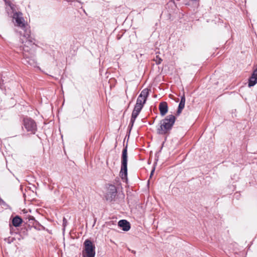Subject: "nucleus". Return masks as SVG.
Segmentation results:
<instances>
[{"label": "nucleus", "instance_id": "nucleus-1", "mask_svg": "<svg viewBox=\"0 0 257 257\" xmlns=\"http://www.w3.org/2000/svg\"><path fill=\"white\" fill-rule=\"evenodd\" d=\"M26 34L24 35L28 39L23 47V63L26 65H30L35 66L36 65V61L34 58V52L32 49L33 47L34 43L30 38V31H26Z\"/></svg>", "mask_w": 257, "mask_h": 257}, {"label": "nucleus", "instance_id": "nucleus-2", "mask_svg": "<svg viewBox=\"0 0 257 257\" xmlns=\"http://www.w3.org/2000/svg\"><path fill=\"white\" fill-rule=\"evenodd\" d=\"M176 120V117L172 114L167 115L160 121L157 127V134L160 135H166L170 134Z\"/></svg>", "mask_w": 257, "mask_h": 257}, {"label": "nucleus", "instance_id": "nucleus-3", "mask_svg": "<svg viewBox=\"0 0 257 257\" xmlns=\"http://www.w3.org/2000/svg\"><path fill=\"white\" fill-rule=\"evenodd\" d=\"M127 146L123 149L121 156V166L120 174L122 179H127Z\"/></svg>", "mask_w": 257, "mask_h": 257}, {"label": "nucleus", "instance_id": "nucleus-4", "mask_svg": "<svg viewBox=\"0 0 257 257\" xmlns=\"http://www.w3.org/2000/svg\"><path fill=\"white\" fill-rule=\"evenodd\" d=\"M95 245L90 240H85L84 242V250L82 252L83 256L94 257L95 255Z\"/></svg>", "mask_w": 257, "mask_h": 257}, {"label": "nucleus", "instance_id": "nucleus-5", "mask_svg": "<svg viewBox=\"0 0 257 257\" xmlns=\"http://www.w3.org/2000/svg\"><path fill=\"white\" fill-rule=\"evenodd\" d=\"M149 94V92L148 88L143 89L139 95L135 106L142 109L147 101Z\"/></svg>", "mask_w": 257, "mask_h": 257}, {"label": "nucleus", "instance_id": "nucleus-6", "mask_svg": "<svg viewBox=\"0 0 257 257\" xmlns=\"http://www.w3.org/2000/svg\"><path fill=\"white\" fill-rule=\"evenodd\" d=\"M23 124L27 132L35 134L37 131V125L35 121L31 118H24Z\"/></svg>", "mask_w": 257, "mask_h": 257}, {"label": "nucleus", "instance_id": "nucleus-7", "mask_svg": "<svg viewBox=\"0 0 257 257\" xmlns=\"http://www.w3.org/2000/svg\"><path fill=\"white\" fill-rule=\"evenodd\" d=\"M117 191L116 187L114 185L109 184L107 187V191L105 195L106 200L110 202L114 201Z\"/></svg>", "mask_w": 257, "mask_h": 257}, {"label": "nucleus", "instance_id": "nucleus-8", "mask_svg": "<svg viewBox=\"0 0 257 257\" xmlns=\"http://www.w3.org/2000/svg\"><path fill=\"white\" fill-rule=\"evenodd\" d=\"M13 12V18L15 20L16 25L24 29L26 28V24L24 19L22 17V13L21 12H14V11Z\"/></svg>", "mask_w": 257, "mask_h": 257}, {"label": "nucleus", "instance_id": "nucleus-9", "mask_svg": "<svg viewBox=\"0 0 257 257\" xmlns=\"http://www.w3.org/2000/svg\"><path fill=\"white\" fill-rule=\"evenodd\" d=\"M118 225L123 231H127L130 230L131 225L129 222L126 220H120L118 223Z\"/></svg>", "mask_w": 257, "mask_h": 257}, {"label": "nucleus", "instance_id": "nucleus-10", "mask_svg": "<svg viewBox=\"0 0 257 257\" xmlns=\"http://www.w3.org/2000/svg\"><path fill=\"white\" fill-rule=\"evenodd\" d=\"M160 114L162 116H164L168 112V107L166 102H162L160 103L159 106Z\"/></svg>", "mask_w": 257, "mask_h": 257}, {"label": "nucleus", "instance_id": "nucleus-11", "mask_svg": "<svg viewBox=\"0 0 257 257\" xmlns=\"http://www.w3.org/2000/svg\"><path fill=\"white\" fill-rule=\"evenodd\" d=\"M185 95L183 94L181 97V100L179 104L178 110L177 111V115H179L182 112V110L184 108L185 103Z\"/></svg>", "mask_w": 257, "mask_h": 257}, {"label": "nucleus", "instance_id": "nucleus-12", "mask_svg": "<svg viewBox=\"0 0 257 257\" xmlns=\"http://www.w3.org/2000/svg\"><path fill=\"white\" fill-rule=\"evenodd\" d=\"M22 222V219L18 215L14 217L12 219V224L15 227L19 226Z\"/></svg>", "mask_w": 257, "mask_h": 257}, {"label": "nucleus", "instance_id": "nucleus-13", "mask_svg": "<svg viewBox=\"0 0 257 257\" xmlns=\"http://www.w3.org/2000/svg\"><path fill=\"white\" fill-rule=\"evenodd\" d=\"M142 109L141 108H139L138 107L135 106L134 110H133L131 118L134 119H136V118L139 115L140 112H141Z\"/></svg>", "mask_w": 257, "mask_h": 257}, {"label": "nucleus", "instance_id": "nucleus-14", "mask_svg": "<svg viewBox=\"0 0 257 257\" xmlns=\"http://www.w3.org/2000/svg\"><path fill=\"white\" fill-rule=\"evenodd\" d=\"M25 219L26 220V223H30L32 225H34V223L36 222L35 220V218L31 215H28V216L26 217Z\"/></svg>", "mask_w": 257, "mask_h": 257}, {"label": "nucleus", "instance_id": "nucleus-15", "mask_svg": "<svg viewBox=\"0 0 257 257\" xmlns=\"http://www.w3.org/2000/svg\"><path fill=\"white\" fill-rule=\"evenodd\" d=\"M6 5L9 6L13 12L15 11V5L12 4L10 0H4Z\"/></svg>", "mask_w": 257, "mask_h": 257}, {"label": "nucleus", "instance_id": "nucleus-16", "mask_svg": "<svg viewBox=\"0 0 257 257\" xmlns=\"http://www.w3.org/2000/svg\"><path fill=\"white\" fill-rule=\"evenodd\" d=\"M135 120H136V119L133 120V118H131L130 123L128 125V127H130V131H131V130H132V127L134 125V124L135 123Z\"/></svg>", "mask_w": 257, "mask_h": 257}, {"label": "nucleus", "instance_id": "nucleus-17", "mask_svg": "<svg viewBox=\"0 0 257 257\" xmlns=\"http://www.w3.org/2000/svg\"><path fill=\"white\" fill-rule=\"evenodd\" d=\"M162 61V60L160 58H159L157 56H156V62L157 64H160L161 63Z\"/></svg>", "mask_w": 257, "mask_h": 257}, {"label": "nucleus", "instance_id": "nucleus-18", "mask_svg": "<svg viewBox=\"0 0 257 257\" xmlns=\"http://www.w3.org/2000/svg\"><path fill=\"white\" fill-rule=\"evenodd\" d=\"M67 219L64 217L63 219V226L64 227H65L66 225H67Z\"/></svg>", "mask_w": 257, "mask_h": 257}, {"label": "nucleus", "instance_id": "nucleus-19", "mask_svg": "<svg viewBox=\"0 0 257 257\" xmlns=\"http://www.w3.org/2000/svg\"><path fill=\"white\" fill-rule=\"evenodd\" d=\"M155 167H154L153 169H152L151 172V174H150V178H151L152 176H153V173H154V172L155 171Z\"/></svg>", "mask_w": 257, "mask_h": 257}, {"label": "nucleus", "instance_id": "nucleus-20", "mask_svg": "<svg viewBox=\"0 0 257 257\" xmlns=\"http://www.w3.org/2000/svg\"><path fill=\"white\" fill-rule=\"evenodd\" d=\"M3 80L2 79V75L0 74V85H1L2 82H3Z\"/></svg>", "mask_w": 257, "mask_h": 257}, {"label": "nucleus", "instance_id": "nucleus-21", "mask_svg": "<svg viewBox=\"0 0 257 257\" xmlns=\"http://www.w3.org/2000/svg\"><path fill=\"white\" fill-rule=\"evenodd\" d=\"M198 0H191L192 2H196Z\"/></svg>", "mask_w": 257, "mask_h": 257}]
</instances>
